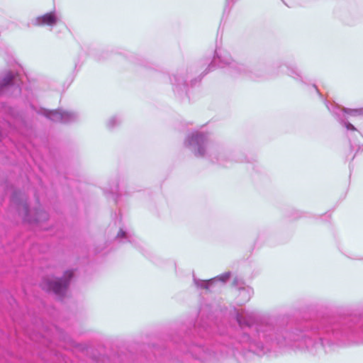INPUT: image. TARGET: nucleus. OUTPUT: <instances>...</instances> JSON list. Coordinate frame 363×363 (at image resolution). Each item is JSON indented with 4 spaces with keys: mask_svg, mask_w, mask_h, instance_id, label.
Masks as SVG:
<instances>
[{
    "mask_svg": "<svg viewBox=\"0 0 363 363\" xmlns=\"http://www.w3.org/2000/svg\"><path fill=\"white\" fill-rule=\"evenodd\" d=\"M152 357H136L129 352H111L105 354H94L88 363H183L178 354H190L198 363H203V306L199 312V320L184 337L178 334L169 336L166 346L153 345L150 348ZM45 363H68L67 355L60 351L50 350L49 357H43Z\"/></svg>",
    "mask_w": 363,
    "mask_h": 363,
    "instance_id": "obj_1",
    "label": "nucleus"
},
{
    "mask_svg": "<svg viewBox=\"0 0 363 363\" xmlns=\"http://www.w3.org/2000/svg\"><path fill=\"white\" fill-rule=\"evenodd\" d=\"M184 146L196 157L206 158L212 163L226 167L233 162L254 164L256 162L252 157L232 151L223 145L211 141L208 134L204 132L194 131L188 134L184 140Z\"/></svg>",
    "mask_w": 363,
    "mask_h": 363,
    "instance_id": "obj_2",
    "label": "nucleus"
},
{
    "mask_svg": "<svg viewBox=\"0 0 363 363\" xmlns=\"http://www.w3.org/2000/svg\"><path fill=\"white\" fill-rule=\"evenodd\" d=\"M283 67L286 68L287 75L292 77L297 82L302 84H306L304 77L297 67L288 65H277L276 67V69L272 71L271 73L263 63H259L250 66L243 64L242 67H240L241 72H238L237 76L247 77L253 81H263L271 79L274 75H279V70H282Z\"/></svg>",
    "mask_w": 363,
    "mask_h": 363,
    "instance_id": "obj_3",
    "label": "nucleus"
},
{
    "mask_svg": "<svg viewBox=\"0 0 363 363\" xmlns=\"http://www.w3.org/2000/svg\"><path fill=\"white\" fill-rule=\"evenodd\" d=\"M191 73V69L189 70L186 67H181L169 76L173 92L176 97L181 101L189 99V84L192 87L201 80V77H193Z\"/></svg>",
    "mask_w": 363,
    "mask_h": 363,
    "instance_id": "obj_4",
    "label": "nucleus"
},
{
    "mask_svg": "<svg viewBox=\"0 0 363 363\" xmlns=\"http://www.w3.org/2000/svg\"><path fill=\"white\" fill-rule=\"evenodd\" d=\"M11 202L16 206L18 213L23 216V220L25 223L38 224L46 221L49 218L48 212L40 208L34 209L33 215H32L26 195L19 190H14L13 191L11 196Z\"/></svg>",
    "mask_w": 363,
    "mask_h": 363,
    "instance_id": "obj_5",
    "label": "nucleus"
},
{
    "mask_svg": "<svg viewBox=\"0 0 363 363\" xmlns=\"http://www.w3.org/2000/svg\"><path fill=\"white\" fill-rule=\"evenodd\" d=\"M240 67H242L243 63L233 60L227 50L219 48L216 49L213 57L204 71V74L214 70L216 68L228 67L230 74L233 77H237L238 72H241Z\"/></svg>",
    "mask_w": 363,
    "mask_h": 363,
    "instance_id": "obj_6",
    "label": "nucleus"
},
{
    "mask_svg": "<svg viewBox=\"0 0 363 363\" xmlns=\"http://www.w3.org/2000/svg\"><path fill=\"white\" fill-rule=\"evenodd\" d=\"M74 276V271L73 269H67L64 272L62 277L43 279L40 282V287L43 290L48 293H52L60 299H62Z\"/></svg>",
    "mask_w": 363,
    "mask_h": 363,
    "instance_id": "obj_7",
    "label": "nucleus"
},
{
    "mask_svg": "<svg viewBox=\"0 0 363 363\" xmlns=\"http://www.w3.org/2000/svg\"><path fill=\"white\" fill-rule=\"evenodd\" d=\"M325 104L328 111L331 113V114L347 130L357 131L360 134V133L357 130V128L351 123L347 121L346 116H363V108L354 109L342 108L340 105L335 104V102L330 103L328 101H325Z\"/></svg>",
    "mask_w": 363,
    "mask_h": 363,
    "instance_id": "obj_8",
    "label": "nucleus"
},
{
    "mask_svg": "<svg viewBox=\"0 0 363 363\" xmlns=\"http://www.w3.org/2000/svg\"><path fill=\"white\" fill-rule=\"evenodd\" d=\"M38 114L43 115L50 121L63 124H69L79 121V115L72 111H65L62 108L49 110L44 108L35 109Z\"/></svg>",
    "mask_w": 363,
    "mask_h": 363,
    "instance_id": "obj_9",
    "label": "nucleus"
},
{
    "mask_svg": "<svg viewBox=\"0 0 363 363\" xmlns=\"http://www.w3.org/2000/svg\"><path fill=\"white\" fill-rule=\"evenodd\" d=\"M230 276L231 273L227 272L208 280H202L194 277V283L198 289L211 290L214 289L218 284L220 285L225 284L230 278Z\"/></svg>",
    "mask_w": 363,
    "mask_h": 363,
    "instance_id": "obj_10",
    "label": "nucleus"
},
{
    "mask_svg": "<svg viewBox=\"0 0 363 363\" xmlns=\"http://www.w3.org/2000/svg\"><path fill=\"white\" fill-rule=\"evenodd\" d=\"M60 20V15L55 10L40 15L31 21L33 26L38 27L55 26Z\"/></svg>",
    "mask_w": 363,
    "mask_h": 363,
    "instance_id": "obj_11",
    "label": "nucleus"
},
{
    "mask_svg": "<svg viewBox=\"0 0 363 363\" xmlns=\"http://www.w3.org/2000/svg\"><path fill=\"white\" fill-rule=\"evenodd\" d=\"M56 330V336L60 339L61 346L63 347L66 350H79L84 351L85 346L82 344L76 342L69 335L65 333L64 331L59 330L57 328Z\"/></svg>",
    "mask_w": 363,
    "mask_h": 363,
    "instance_id": "obj_12",
    "label": "nucleus"
},
{
    "mask_svg": "<svg viewBox=\"0 0 363 363\" xmlns=\"http://www.w3.org/2000/svg\"><path fill=\"white\" fill-rule=\"evenodd\" d=\"M18 75L11 71L7 72L4 77L0 80V95L3 94L10 87L13 86L16 93V95H19L21 89L18 84H17Z\"/></svg>",
    "mask_w": 363,
    "mask_h": 363,
    "instance_id": "obj_13",
    "label": "nucleus"
},
{
    "mask_svg": "<svg viewBox=\"0 0 363 363\" xmlns=\"http://www.w3.org/2000/svg\"><path fill=\"white\" fill-rule=\"evenodd\" d=\"M233 284L234 286L238 287L239 291L238 303L239 305H244L249 301L253 294V289L248 286H245L238 277L234 279Z\"/></svg>",
    "mask_w": 363,
    "mask_h": 363,
    "instance_id": "obj_14",
    "label": "nucleus"
},
{
    "mask_svg": "<svg viewBox=\"0 0 363 363\" xmlns=\"http://www.w3.org/2000/svg\"><path fill=\"white\" fill-rule=\"evenodd\" d=\"M115 239L120 243L129 242L135 248H138L140 247V240L135 234L123 228L119 229Z\"/></svg>",
    "mask_w": 363,
    "mask_h": 363,
    "instance_id": "obj_15",
    "label": "nucleus"
},
{
    "mask_svg": "<svg viewBox=\"0 0 363 363\" xmlns=\"http://www.w3.org/2000/svg\"><path fill=\"white\" fill-rule=\"evenodd\" d=\"M118 184L116 183L114 186H110L108 189L104 190V192L106 195L111 194L113 196L116 203H118L119 196L118 194Z\"/></svg>",
    "mask_w": 363,
    "mask_h": 363,
    "instance_id": "obj_16",
    "label": "nucleus"
},
{
    "mask_svg": "<svg viewBox=\"0 0 363 363\" xmlns=\"http://www.w3.org/2000/svg\"><path fill=\"white\" fill-rule=\"evenodd\" d=\"M362 18L360 16H351L345 19V24L354 26L362 21Z\"/></svg>",
    "mask_w": 363,
    "mask_h": 363,
    "instance_id": "obj_17",
    "label": "nucleus"
},
{
    "mask_svg": "<svg viewBox=\"0 0 363 363\" xmlns=\"http://www.w3.org/2000/svg\"><path fill=\"white\" fill-rule=\"evenodd\" d=\"M121 119L118 116L111 117L107 122L108 128L112 129L121 123Z\"/></svg>",
    "mask_w": 363,
    "mask_h": 363,
    "instance_id": "obj_18",
    "label": "nucleus"
},
{
    "mask_svg": "<svg viewBox=\"0 0 363 363\" xmlns=\"http://www.w3.org/2000/svg\"><path fill=\"white\" fill-rule=\"evenodd\" d=\"M184 328L185 327L183 325H181L180 323H175L172 325L171 329L172 331H176L177 329H181L182 330H183Z\"/></svg>",
    "mask_w": 363,
    "mask_h": 363,
    "instance_id": "obj_19",
    "label": "nucleus"
},
{
    "mask_svg": "<svg viewBox=\"0 0 363 363\" xmlns=\"http://www.w3.org/2000/svg\"><path fill=\"white\" fill-rule=\"evenodd\" d=\"M264 236H265V233L264 232H260L258 234L257 242H258L261 238H264Z\"/></svg>",
    "mask_w": 363,
    "mask_h": 363,
    "instance_id": "obj_20",
    "label": "nucleus"
},
{
    "mask_svg": "<svg viewBox=\"0 0 363 363\" xmlns=\"http://www.w3.org/2000/svg\"><path fill=\"white\" fill-rule=\"evenodd\" d=\"M313 88L315 89V91L317 92V94L320 96H322L321 94L319 92V90L318 89L317 86L315 84H313Z\"/></svg>",
    "mask_w": 363,
    "mask_h": 363,
    "instance_id": "obj_21",
    "label": "nucleus"
},
{
    "mask_svg": "<svg viewBox=\"0 0 363 363\" xmlns=\"http://www.w3.org/2000/svg\"><path fill=\"white\" fill-rule=\"evenodd\" d=\"M357 151H363V145L358 147Z\"/></svg>",
    "mask_w": 363,
    "mask_h": 363,
    "instance_id": "obj_22",
    "label": "nucleus"
},
{
    "mask_svg": "<svg viewBox=\"0 0 363 363\" xmlns=\"http://www.w3.org/2000/svg\"><path fill=\"white\" fill-rule=\"evenodd\" d=\"M3 138V134L0 131V141L2 140Z\"/></svg>",
    "mask_w": 363,
    "mask_h": 363,
    "instance_id": "obj_23",
    "label": "nucleus"
}]
</instances>
